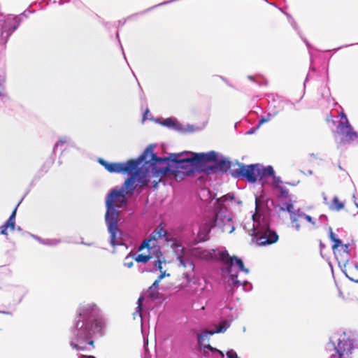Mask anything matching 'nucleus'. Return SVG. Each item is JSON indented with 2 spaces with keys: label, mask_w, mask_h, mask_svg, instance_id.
I'll return each mask as SVG.
<instances>
[{
  "label": "nucleus",
  "mask_w": 358,
  "mask_h": 358,
  "mask_svg": "<svg viewBox=\"0 0 358 358\" xmlns=\"http://www.w3.org/2000/svg\"><path fill=\"white\" fill-rule=\"evenodd\" d=\"M104 319L100 308L93 303L81 305L70 329V345L78 351L94 348L93 336L102 335Z\"/></svg>",
  "instance_id": "1"
},
{
  "label": "nucleus",
  "mask_w": 358,
  "mask_h": 358,
  "mask_svg": "<svg viewBox=\"0 0 358 358\" xmlns=\"http://www.w3.org/2000/svg\"><path fill=\"white\" fill-rule=\"evenodd\" d=\"M173 245L177 259L183 267L189 266L194 270L193 259L205 261L219 259L223 263L222 274L229 275L234 285L240 282L237 279L236 268L246 274L249 273V269L244 266L243 261L236 257H231L227 250H205L200 248L187 250L180 245L174 243Z\"/></svg>",
  "instance_id": "2"
},
{
  "label": "nucleus",
  "mask_w": 358,
  "mask_h": 358,
  "mask_svg": "<svg viewBox=\"0 0 358 358\" xmlns=\"http://www.w3.org/2000/svg\"><path fill=\"white\" fill-rule=\"evenodd\" d=\"M269 203L273 204V201H265L263 198L256 197L255 213L242 224L243 229L261 246L274 243L278 240L276 232L270 229L271 209L268 206Z\"/></svg>",
  "instance_id": "3"
},
{
  "label": "nucleus",
  "mask_w": 358,
  "mask_h": 358,
  "mask_svg": "<svg viewBox=\"0 0 358 358\" xmlns=\"http://www.w3.org/2000/svg\"><path fill=\"white\" fill-rule=\"evenodd\" d=\"M228 199H233V195L227 194L216 199L213 211L203 217L202 223L199 226L197 233L199 241H207L209 238V233L213 227H218L222 232L229 234L234 231L232 214L225 204Z\"/></svg>",
  "instance_id": "4"
},
{
  "label": "nucleus",
  "mask_w": 358,
  "mask_h": 358,
  "mask_svg": "<svg viewBox=\"0 0 358 358\" xmlns=\"http://www.w3.org/2000/svg\"><path fill=\"white\" fill-rule=\"evenodd\" d=\"M154 147L150 145L137 159L138 167L143 171L153 188H157L163 176L172 171L173 162L168 157H159L153 152Z\"/></svg>",
  "instance_id": "5"
},
{
  "label": "nucleus",
  "mask_w": 358,
  "mask_h": 358,
  "mask_svg": "<svg viewBox=\"0 0 358 358\" xmlns=\"http://www.w3.org/2000/svg\"><path fill=\"white\" fill-rule=\"evenodd\" d=\"M157 243V241L155 238L145 240L138 248V251L141 252V253L135 257V260L137 262L146 263L149 260L154 259L152 262L153 265L150 267V265L149 264L147 271H161V274L157 278L161 281L165 276H169V274L166 273L165 271H162V264H165L166 262Z\"/></svg>",
  "instance_id": "6"
},
{
  "label": "nucleus",
  "mask_w": 358,
  "mask_h": 358,
  "mask_svg": "<svg viewBox=\"0 0 358 358\" xmlns=\"http://www.w3.org/2000/svg\"><path fill=\"white\" fill-rule=\"evenodd\" d=\"M215 156V151L206 153L185 151L179 153H171L170 159L173 164H175L177 169H181L187 175H190L194 172L198 164L204 162L205 160L214 159Z\"/></svg>",
  "instance_id": "7"
},
{
  "label": "nucleus",
  "mask_w": 358,
  "mask_h": 358,
  "mask_svg": "<svg viewBox=\"0 0 358 358\" xmlns=\"http://www.w3.org/2000/svg\"><path fill=\"white\" fill-rule=\"evenodd\" d=\"M294 203V201L289 199L280 206V210L289 213L291 228L297 232L316 229L317 227L316 219L307 215L300 208H295Z\"/></svg>",
  "instance_id": "8"
},
{
  "label": "nucleus",
  "mask_w": 358,
  "mask_h": 358,
  "mask_svg": "<svg viewBox=\"0 0 358 358\" xmlns=\"http://www.w3.org/2000/svg\"><path fill=\"white\" fill-rule=\"evenodd\" d=\"M328 349L334 350L329 358H351L354 349L353 339L346 332L338 331L330 337Z\"/></svg>",
  "instance_id": "9"
},
{
  "label": "nucleus",
  "mask_w": 358,
  "mask_h": 358,
  "mask_svg": "<svg viewBox=\"0 0 358 358\" xmlns=\"http://www.w3.org/2000/svg\"><path fill=\"white\" fill-rule=\"evenodd\" d=\"M127 195L120 188L113 189L106 199L107 210L105 216L119 217L120 211L116 208L125 207L127 204Z\"/></svg>",
  "instance_id": "10"
},
{
  "label": "nucleus",
  "mask_w": 358,
  "mask_h": 358,
  "mask_svg": "<svg viewBox=\"0 0 358 358\" xmlns=\"http://www.w3.org/2000/svg\"><path fill=\"white\" fill-rule=\"evenodd\" d=\"M129 175L130 177L124 181L120 188L127 196L131 195L138 185L141 189H143L150 184L140 167Z\"/></svg>",
  "instance_id": "11"
},
{
  "label": "nucleus",
  "mask_w": 358,
  "mask_h": 358,
  "mask_svg": "<svg viewBox=\"0 0 358 358\" xmlns=\"http://www.w3.org/2000/svg\"><path fill=\"white\" fill-rule=\"evenodd\" d=\"M341 120L336 127V133L341 136L340 144L358 143V133L355 131L348 120L347 116L342 111L340 114Z\"/></svg>",
  "instance_id": "12"
},
{
  "label": "nucleus",
  "mask_w": 358,
  "mask_h": 358,
  "mask_svg": "<svg viewBox=\"0 0 358 358\" xmlns=\"http://www.w3.org/2000/svg\"><path fill=\"white\" fill-rule=\"evenodd\" d=\"M99 162L110 173L131 174L138 168L137 159L123 163H110L103 159H99Z\"/></svg>",
  "instance_id": "13"
},
{
  "label": "nucleus",
  "mask_w": 358,
  "mask_h": 358,
  "mask_svg": "<svg viewBox=\"0 0 358 358\" xmlns=\"http://www.w3.org/2000/svg\"><path fill=\"white\" fill-rule=\"evenodd\" d=\"M239 168L234 170L231 175L234 178H242L250 182H255L259 178V164L244 165L237 163Z\"/></svg>",
  "instance_id": "14"
},
{
  "label": "nucleus",
  "mask_w": 358,
  "mask_h": 358,
  "mask_svg": "<svg viewBox=\"0 0 358 358\" xmlns=\"http://www.w3.org/2000/svg\"><path fill=\"white\" fill-rule=\"evenodd\" d=\"M105 220L107 225L108 233L110 234V243L115 247L119 245H124V239L122 233L117 227L119 217H106Z\"/></svg>",
  "instance_id": "15"
},
{
  "label": "nucleus",
  "mask_w": 358,
  "mask_h": 358,
  "mask_svg": "<svg viewBox=\"0 0 358 358\" xmlns=\"http://www.w3.org/2000/svg\"><path fill=\"white\" fill-rule=\"evenodd\" d=\"M281 11L287 16V20H288L289 22L290 23L291 26L295 31H296L298 32V34L299 35V36L301 37L302 41L304 42V43L306 44V45L308 50V52L310 55V67H309V72L307 73L306 79L303 82V88H304L303 90H305L306 83L308 82V80L310 79V71L315 72L316 71L315 67L313 66V55L312 52V50L313 49V47L306 38H303L302 36V33L299 30V27L296 22L292 17V16L289 13L284 12L282 10H281Z\"/></svg>",
  "instance_id": "16"
},
{
  "label": "nucleus",
  "mask_w": 358,
  "mask_h": 358,
  "mask_svg": "<svg viewBox=\"0 0 358 358\" xmlns=\"http://www.w3.org/2000/svg\"><path fill=\"white\" fill-rule=\"evenodd\" d=\"M272 177V187L275 191V196L280 201V206L282 202L287 201L289 199H292V198L289 194L288 189L282 185V181L280 178L275 175Z\"/></svg>",
  "instance_id": "17"
},
{
  "label": "nucleus",
  "mask_w": 358,
  "mask_h": 358,
  "mask_svg": "<svg viewBox=\"0 0 358 358\" xmlns=\"http://www.w3.org/2000/svg\"><path fill=\"white\" fill-rule=\"evenodd\" d=\"M215 159L212 160H205L204 162H214L215 166L208 168L207 172L208 173H213L215 169L220 172H227L231 166V162L225 157L220 155L217 152H215Z\"/></svg>",
  "instance_id": "18"
},
{
  "label": "nucleus",
  "mask_w": 358,
  "mask_h": 358,
  "mask_svg": "<svg viewBox=\"0 0 358 358\" xmlns=\"http://www.w3.org/2000/svg\"><path fill=\"white\" fill-rule=\"evenodd\" d=\"M156 122L160 124L176 131H185L188 132H193L196 131V128L193 125H188L187 129H184L182 124L174 117H168L166 119H157L155 120Z\"/></svg>",
  "instance_id": "19"
},
{
  "label": "nucleus",
  "mask_w": 358,
  "mask_h": 358,
  "mask_svg": "<svg viewBox=\"0 0 358 358\" xmlns=\"http://www.w3.org/2000/svg\"><path fill=\"white\" fill-rule=\"evenodd\" d=\"M342 271L350 280L358 283V262L357 261L345 259L343 261Z\"/></svg>",
  "instance_id": "20"
},
{
  "label": "nucleus",
  "mask_w": 358,
  "mask_h": 358,
  "mask_svg": "<svg viewBox=\"0 0 358 358\" xmlns=\"http://www.w3.org/2000/svg\"><path fill=\"white\" fill-rule=\"evenodd\" d=\"M16 18L13 15H0V31H11L15 26Z\"/></svg>",
  "instance_id": "21"
},
{
  "label": "nucleus",
  "mask_w": 358,
  "mask_h": 358,
  "mask_svg": "<svg viewBox=\"0 0 358 358\" xmlns=\"http://www.w3.org/2000/svg\"><path fill=\"white\" fill-rule=\"evenodd\" d=\"M236 318L232 315H227V318L220 321L218 324L215 325L214 332L215 334L225 332L231 326L232 321Z\"/></svg>",
  "instance_id": "22"
},
{
  "label": "nucleus",
  "mask_w": 358,
  "mask_h": 358,
  "mask_svg": "<svg viewBox=\"0 0 358 358\" xmlns=\"http://www.w3.org/2000/svg\"><path fill=\"white\" fill-rule=\"evenodd\" d=\"M203 355L206 357L212 355L213 358H223L224 354L219 350L211 347L210 345H204L201 350Z\"/></svg>",
  "instance_id": "23"
},
{
  "label": "nucleus",
  "mask_w": 358,
  "mask_h": 358,
  "mask_svg": "<svg viewBox=\"0 0 358 358\" xmlns=\"http://www.w3.org/2000/svg\"><path fill=\"white\" fill-rule=\"evenodd\" d=\"M17 29V26H15L11 31H0V55L5 51L9 38Z\"/></svg>",
  "instance_id": "24"
},
{
  "label": "nucleus",
  "mask_w": 358,
  "mask_h": 358,
  "mask_svg": "<svg viewBox=\"0 0 358 358\" xmlns=\"http://www.w3.org/2000/svg\"><path fill=\"white\" fill-rule=\"evenodd\" d=\"M345 207V203L341 201L338 196H334L331 203L329 205V208L331 210L339 211Z\"/></svg>",
  "instance_id": "25"
},
{
  "label": "nucleus",
  "mask_w": 358,
  "mask_h": 358,
  "mask_svg": "<svg viewBox=\"0 0 358 358\" xmlns=\"http://www.w3.org/2000/svg\"><path fill=\"white\" fill-rule=\"evenodd\" d=\"M35 10H31L29 8L24 10L22 13L17 15H14L16 18L17 21H15V26L17 28L19 27L20 23L24 20L27 19L29 14L34 13Z\"/></svg>",
  "instance_id": "26"
},
{
  "label": "nucleus",
  "mask_w": 358,
  "mask_h": 358,
  "mask_svg": "<svg viewBox=\"0 0 358 358\" xmlns=\"http://www.w3.org/2000/svg\"><path fill=\"white\" fill-rule=\"evenodd\" d=\"M64 145L73 146V141L67 136L62 137L55 145L53 151L55 152L58 148L64 147Z\"/></svg>",
  "instance_id": "27"
},
{
  "label": "nucleus",
  "mask_w": 358,
  "mask_h": 358,
  "mask_svg": "<svg viewBox=\"0 0 358 358\" xmlns=\"http://www.w3.org/2000/svg\"><path fill=\"white\" fill-rule=\"evenodd\" d=\"M225 278V280H227V282L229 284L230 282H231V285L233 287H238L239 285H242L243 287V289L246 291V292H249L252 289V285L250 282H248V281H244L242 284L241 282H239L238 284L237 285H234L233 283V281L231 280V279L230 278V277L229 276V275H223ZM239 282H241L240 280H238Z\"/></svg>",
  "instance_id": "28"
},
{
  "label": "nucleus",
  "mask_w": 358,
  "mask_h": 358,
  "mask_svg": "<svg viewBox=\"0 0 358 358\" xmlns=\"http://www.w3.org/2000/svg\"><path fill=\"white\" fill-rule=\"evenodd\" d=\"M329 238L332 242H334V244L332 245V249L334 250L335 255H336V250L339 246L343 245L342 241H341V240H340L339 238H338L336 237V235L333 232L331 229H329Z\"/></svg>",
  "instance_id": "29"
},
{
  "label": "nucleus",
  "mask_w": 358,
  "mask_h": 358,
  "mask_svg": "<svg viewBox=\"0 0 358 358\" xmlns=\"http://www.w3.org/2000/svg\"><path fill=\"white\" fill-rule=\"evenodd\" d=\"M275 171L271 166H267L266 167L259 165V178L265 176H273Z\"/></svg>",
  "instance_id": "30"
},
{
  "label": "nucleus",
  "mask_w": 358,
  "mask_h": 358,
  "mask_svg": "<svg viewBox=\"0 0 358 358\" xmlns=\"http://www.w3.org/2000/svg\"><path fill=\"white\" fill-rule=\"evenodd\" d=\"M199 196L205 202H211L213 200V196L211 192L208 189H201L199 192Z\"/></svg>",
  "instance_id": "31"
},
{
  "label": "nucleus",
  "mask_w": 358,
  "mask_h": 358,
  "mask_svg": "<svg viewBox=\"0 0 358 358\" xmlns=\"http://www.w3.org/2000/svg\"><path fill=\"white\" fill-rule=\"evenodd\" d=\"M214 330H205L201 334H197L198 343L199 345H202L206 339L208 338L209 336H212L215 334Z\"/></svg>",
  "instance_id": "32"
},
{
  "label": "nucleus",
  "mask_w": 358,
  "mask_h": 358,
  "mask_svg": "<svg viewBox=\"0 0 358 358\" xmlns=\"http://www.w3.org/2000/svg\"><path fill=\"white\" fill-rule=\"evenodd\" d=\"M143 300V296H140L138 300V306L136 309V311L135 313H134V317H135L136 315H138L141 319L142 320V301Z\"/></svg>",
  "instance_id": "33"
},
{
  "label": "nucleus",
  "mask_w": 358,
  "mask_h": 358,
  "mask_svg": "<svg viewBox=\"0 0 358 358\" xmlns=\"http://www.w3.org/2000/svg\"><path fill=\"white\" fill-rule=\"evenodd\" d=\"M248 78L251 81L257 83L259 87L267 86L268 81L264 78H262V80H256L255 77L252 76H248Z\"/></svg>",
  "instance_id": "34"
},
{
  "label": "nucleus",
  "mask_w": 358,
  "mask_h": 358,
  "mask_svg": "<svg viewBox=\"0 0 358 358\" xmlns=\"http://www.w3.org/2000/svg\"><path fill=\"white\" fill-rule=\"evenodd\" d=\"M59 242H60L59 240H57V239L47 238V239H43V245L54 246V245H57Z\"/></svg>",
  "instance_id": "35"
},
{
  "label": "nucleus",
  "mask_w": 358,
  "mask_h": 358,
  "mask_svg": "<svg viewBox=\"0 0 358 358\" xmlns=\"http://www.w3.org/2000/svg\"><path fill=\"white\" fill-rule=\"evenodd\" d=\"M115 39L117 40V44L119 45L120 50H122V55L124 56V59L127 61V58H126L125 54L124 52V49H123L121 41H120V33H119L118 30L115 33Z\"/></svg>",
  "instance_id": "36"
},
{
  "label": "nucleus",
  "mask_w": 358,
  "mask_h": 358,
  "mask_svg": "<svg viewBox=\"0 0 358 358\" xmlns=\"http://www.w3.org/2000/svg\"><path fill=\"white\" fill-rule=\"evenodd\" d=\"M147 120H152V116L150 113L148 108H146L143 115L142 122H144Z\"/></svg>",
  "instance_id": "37"
},
{
  "label": "nucleus",
  "mask_w": 358,
  "mask_h": 358,
  "mask_svg": "<svg viewBox=\"0 0 358 358\" xmlns=\"http://www.w3.org/2000/svg\"><path fill=\"white\" fill-rule=\"evenodd\" d=\"M103 27L109 32H111L112 31V29L116 27V22H107L104 23Z\"/></svg>",
  "instance_id": "38"
},
{
  "label": "nucleus",
  "mask_w": 358,
  "mask_h": 358,
  "mask_svg": "<svg viewBox=\"0 0 358 358\" xmlns=\"http://www.w3.org/2000/svg\"><path fill=\"white\" fill-rule=\"evenodd\" d=\"M331 94H330V91H325V93L322 94V96L323 97H327V101L330 103V101L332 102V105L333 106H336L337 105V103H336L334 101V99L333 98H331V99H329Z\"/></svg>",
  "instance_id": "39"
},
{
  "label": "nucleus",
  "mask_w": 358,
  "mask_h": 358,
  "mask_svg": "<svg viewBox=\"0 0 358 358\" xmlns=\"http://www.w3.org/2000/svg\"><path fill=\"white\" fill-rule=\"evenodd\" d=\"M4 224L8 227V228H10L11 230L15 229V221L8 218V220Z\"/></svg>",
  "instance_id": "40"
},
{
  "label": "nucleus",
  "mask_w": 358,
  "mask_h": 358,
  "mask_svg": "<svg viewBox=\"0 0 358 358\" xmlns=\"http://www.w3.org/2000/svg\"><path fill=\"white\" fill-rule=\"evenodd\" d=\"M341 247H342L343 252H345L347 255L346 259H349V257L350 256L349 245L348 244H343V245Z\"/></svg>",
  "instance_id": "41"
},
{
  "label": "nucleus",
  "mask_w": 358,
  "mask_h": 358,
  "mask_svg": "<svg viewBox=\"0 0 358 358\" xmlns=\"http://www.w3.org/2000/svg\"><path fill=\"white\" fill-rule=\"evenodd\" d=\"M124 265L127 266V268H131L134 265L133 262L130 259V257L127 256L125 258V261L124 263Z\"/></svg>",
  "instance_id": "42"
},
{
  "label": "nucleus",
  "mask_w": 358,
  "mask_h": 358,
  "mask_svg": "<svg viewBox=\"0 0 358 358\" xmlns=\"http://www.w3.org/2000/svg\"><path fill=\"white\" fill-rule=\"evenodd\" d=\"M227 358H238L236 352L233 350H229L227 352Z\"/></svg>",
  "instance_id": "43"
},
{
  "label": "nucleus",
  "mask_w": 358,
  "mask_h": 358,
  "mask_svg": "<svg viewBox=\"0 0 358 358\" xmlns=\"http://www.w3.org/2000/svg\"><path fill=\"white\" fill-rule=\"evenodd\" d=\"M8 229V227L5 224H3L0 227V234L3 235H7Z\"/></svg>",
  "instance_id": "44"
},
{
  "label": "nucleus",
  "mask_w": 358,
  "mask_h": 358,
  "mask_svg": "<svg viewBox=\"0 0 358 358\" xmlns=\"http://www.w3.org/2000/svg\"><path fill=\"white\" fill-rule=\"evenodd\" d=\"M358 45V43H352V44H349V45H343V46H341V47H338L336 49H334V52H336L337 50L343 48H346V47H349V46H352V45Z\"/></svg>",
  "instance_id": "45"
},
{
  "label": "nucleus",
  "mask_w": 358,
  "mask_h": 358,
  "mask_svg": "<svg viewBox=\"0 0 358 358\" xmlns=\"http://www.w3.org/2000/svg\"><path fill=\"white\" fill-rule=\"evenodd\" d=\"M16 211H17V207L14 209L12 214L10 215L9 219L15 221Z\"/></svg>",
  "instance_id": "46"
},
{
  "label": "nucleus",
  "mask_w": 358,
  "mask_h": 358,
  "mask_svg": "<svg viewBox=\"0 0 358 358\" xmlns=\"http://www.w3.org/2000/svg\"><path fill=\"white\" fill-rule=\"evenodd\" d=\"M31 237H33L35 240L38 241L40 243L43 244V238H41V237L31 234Z\"/></svg>",
  "instance_id": "47"
},
{
  "label": "nucleus",
  "mask_w": 358,
  "mask_h": 358,
  "mask_svg": "<svg viewBox=\"0 0 358 358\" xmlns=\"http://www.w3.org/2000/svg\"><path fill=\"white\" fill-rule=\"evenodd\" d=\"M160 282V280L159 279H157L152 284V285L150 287V288H157L159 286V284Z\"/></svg>",
  "instance_id": "48"
},
{
  "label": "nucleus",
  "mask_w": 358,
  "mask_h": 358,
  "mask_svg": "<svg viewBox=\"0 0 358 358\" xmlns=\"http://www.w3.org/2000/svg\"><path fill=\"white\" fill-rule=\"evenodd\" d=\"M322 197H323L324 203L329 206L330 203L328 202L327 196L324 193L322 194Z\"/></svg>",
  "instance_id": "49"
},
{
  "label": "nucleus",
  "mask_w": 358,
  "mask_h": 358,
  "mask_svg": "<svg viewBox=\"0 0 358 358\" xmlns=\"http://www.w3.org/2000/svg\"><path fill=\"white\" fill-rule=\"evenodd\" d=\"M6 99V96L5 95L4 93H2L1 91H0V101H4V99Z\"/></svg>",
  "instance_id": "50"
},
{
  "label": "nucleus",
  "mask_w": 358,
  "mask_h": 358,
  "mask_svg": "<svg viewBox=\"0 0 358 358\" xmlns=\"http://www.w3.org/2000/svg\"><path fill=\"white\" fill-rule=\"evenodd\" d=\"M96 15V17H97V18H98V20H99V22H100L101 24H102L103 25H104V23H106V21H104V20H103V18H101L100 16H99L98 15Z\"/></svg>",
  "instance_id": "51"
},
{
  "label": "nucleus",
  "mask_w": 358,
  "mask_h": 358,
  "mask_svg": "<svg viewBox=\"0 0 358 358\" xmlns=\"http://www.w3.org/2000/svg\"><path fill=\"white\" fill-rule=\"evenodd\" d=\"M70 0H59L58 3L59 5H64L66 3H69Z\"/></svg>",
  "instance_id": "52"
},
{
  "label": "nucleus",
  "mask_w": 358,
  "mask_h": 358,
  "mask_svg": "<svg viewBox=\"0 0 358 358\" xmlns=\"http://www.w3.org/2000/svg\"><path fill=\"white\" fill-rule=\"evenodd\" d=\"M231 310V309H229V308H223V309L222 310V315H227V312L228 310Z\"/></svg>",
  "instance_id": "53"
},
{
  "label": "nucleus",
  "mask_w": 358,
  "mask_h": 358,
  "mask_svg": "<svg viewBox=\"0 0 358 358\" xmlns=\"http://www.w3.org/2000/svg\"><path fill=\"white\" fill-rule=\"evenodd\" d=\"M268 120H269V119L262 118V120H259V124H262V123L266 122H267Z\"/></svg>",
  "instance_id": "54"
},
{
  "label": "nucleus",
  "mask_w": 358,
  "mask_h": 358,
  "mask_svg": "<svg viewBox=\"0 0 358 358\" xmlns=\"http://www.w3.org/2000/svg\"><path fill=\"white\" fill-rule=\"evenodd\" d=\"M220 78H221L224 81H225V82L227 83V85H228V86H229V87H234L231 84L228 83V82L227 81V80H226L224 78H223V77H222V76H221Z\"/></svg>",
  "instance_id": "55"
},
{
  "label": "nucleus",
  "mask_w": 358,
  "mask_h": 358,
  "mask_svg": "<svg viewBox=\"0 0 358 358\" xmlns=\"http://www.w3.org/2000/svg\"><path fill=\"white\" fill-rule=\"evenodd\" d=\"M76 5L77 7L80 8L81 6H83V3L81 1H77Z\"/></svg>",
  "instance_id": "56"
},
{
  "label": "nucleus",
  "mask_w": 358,
  "mask_h": 358,
  "mask_svg": "<svg viewBox=\"0 0 358 358\" xmlns=\"http://www.w3.org/2000/svg\"><path fill=\"white\" fill-rule=\"evenodd\" d=\"M141 331H142V334L143 335V337L145 338V332H144V329H143V325L141 326ZM144 343H145V339H144Z\"/></svg>",
  "instance_id": "57"
},
{
  "label": "nucleus",
  "mask_w": 358,
  "mask_h": 358,
  "mask_svg": "<svg viewBox=\"0 0 358 358\" xmlns=\"http://www.w3.org/2000/svg\"><path fill=\"white\" fill-rule=\"evenodd\" d=\"M80 358H95V357H92V356H81Z\"/></svg>",
  "instance_id": "58"
},
{
  "label": "nucleus",
  "mask_w": 358,
  "mask_h": 358,
  "mask_svg": "<svg viewBox=\"0 0 358 358\" xmlns=\"http://www.w3.org/2000/svg\"><path fill=\"white\" fill-rule=\"evenodd\" d=\"M184 275L187 280L189 281V275L187 273H185Z\"/></svg>",
  "instance_id": "59"
},
{
  "label": "nucleus",
  "mask_w": 358,
  "mask_h": 358,
  "mask_svg": "<svg viewBox=\"0 0 358 358\" xmlns=\"http://www.w3.org/2000/svg\"><path fill=\"white\" fill-rule=\"evenodd\" d=\"M325 88H327V90H329V87L328 86V85H327V84H326V85H325Z\"/></svg>",
  "instance_id": "60"
},
{
  "label": "nucleus",
  "mask_w": 358,
  "mask_h": 358,
  "mask_svg": "<svg viewBox=\"0 0 358 358\" xmlns=\"http://www.w3.org/2000/svg\"><path fill=\"white\" fill-rule=\"evenodd\" d=\"M355 204L356 207L358 208V203L355 202Z\"/></svg>",
  "instance_id": "61"
},
{
  "label": "nucleus",
  "mask_w": 358,
  "mask_h": 358,
  "mask_svg": "<svg viewBox=\"0 0 358 358\" xmlns=\"http://www.w3.org/2000/svg\"><path fill=\"white\" fill-rule=\"evenodd\" d=\"M322 217H326L325 215H320V219H322Z\"/></svg>",
  "instance_id": "62"
},
{
  "label": "nucleus",
  "mask_w": 358,
  "mask_h": 358,
  "mask_svg": "<svg viewBox=\"0 0 358 358\" xmlns=\"http://www.w3.org/2000/svg\"><path fill=\"white\" fill-rule=\"evenodd\" d=\"M248 134H252V130H250L248 132Z\"/></svg>",
  "instance_id": "63"
},
{
  "label": "nucleus",
  "mask_w": 358,
  "mask_h": 358,
  "mask_svg": "<svg viewBox=\"0 0 358 358\" xmlns=\"http://www.w3.org/2000/svg\"><path fill=\"white\" fill-rule=\"evenodd\" d=\"M138 86H139V88H140L141 90H142V89H141V86L140 85V84H139V83H138Z\"/></svg>",
  "instance_id": "64"
}]
</instances>
